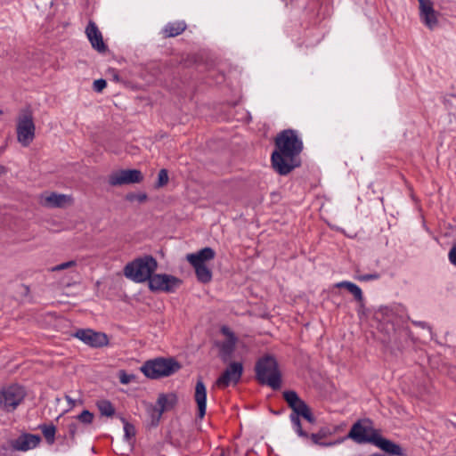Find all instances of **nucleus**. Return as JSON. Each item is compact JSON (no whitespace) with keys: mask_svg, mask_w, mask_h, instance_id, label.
Segmentation results:
<instances>
[{"mask_svg":"<svg viewBox=\"0 0 456 456\" xmlns=\"http://www.w3.org/2000/svg\"><path fill=\"white\" fill-rule=\"evenodd\" d=\"M76 265H77V262L75 260H70V261H68V262H65V263H62V264H60V265H57L52 267L51 271L58 272V271H61V270H64V269H67L69 267H73Z\"/></svg>","mask_w":456,"mask_h":456,"instance_id":"33","label":"nucleus"},{"mask_svg":"<svg viewBox=\"0 0 456 456\" xmlns=\"http://www.w3.org/2000/svg\"><path fill=\"white\" fill-rule=\"evenodd\" d=\"M215 256V250L210 247H206L196 253L188 254L186 259L191 265H206V262L213 260Z\"/></svg>","mask_w":456,"mask_h":456,"instance_id":"19","label":"nucleus"},{"mask_svg":"<svg viewBox=\"0 0 456 456\" xmlns=\"http://www.w3.org/2000/svg\"><path fill=\"white\" fill-rule=\"evenodd\" d=\"M27 396L24 387L12 384L0 389V410L13 412Z\"/></svg>","mask_w":456,"mask_h":456,"instance_id":"6","label":"nucleus"},{"mask_svg":"<svg viewBox=\"0 0 456 456\" xmlns=\"http://www.w3.org/2000/svg\"><path fill=\"white\" fill-rule=\"evenodd\" d=\"M419 17L421 21L429 28L434 29L438 25L437 12L430 0H419Z\"/></svg>","mask_w":456,"mask_h":456,"instance_id":"14","label":"nucleus"},{"mask_svg":"<svg viewBox=\"0 0 456 456\" xmlns=\"http://www.w3.org/2000/svg\"><path fill=\"white\" fill-rule=\"evenodd\" d=\"M65 399L68 401L71 407L75 406V401L69 395H65Z\"/></svg>","mask_w":456,"mask_h":456,"instance_id":"42","label":"nucleus"},{"mask_svg":"<svg viewBox=\"0 0 456 456\" xmlns=\"http://www.w3.org/2000/svg\"><path fill=\"white\" fill-rule=\"evenodd\" d=\"M300 417H302L311 424H314L316 422V419L314 416L312 410L309 406L300 414Z\"/></svg>","mask_w":456,"mask_h":456,"instance_id":"34","label":"nucleus"},{"mask_svg":"<svg viewBox=\"0 0 456 456\" xmlns=\"http://www.w3.org/2000/svg\"><path fill=\"white\" fill-rule=\"evenodd\" d=\"M68 200L69 197L67 195L52 192L45 198V204L51 208H61Z\"/></svg>","mask_w":456,"mask_h":456,"instance_id":"24","label":"nucleus"},{"mask_svg":"<svg viewBox=\"0 0 456 456\" xmlns=\"http://www.w3.org/2000/svg\"><path fill=\"white\" fill-rule=\"evenodd\" d=\"M3 113V111L0 110V115Z\"/></svg>","mask_w":456,"mask_h":456,"instance_id":"49","label":"nucleus"},{"mask_svg":"<svg viewBox=\"0 0 456 456\" xmlns=\"http://www.w3.org/2000/svg\"><path fill=\"white\" fill-rule=\"evenodd\" d=\"M332 433H333V431L330 428L322 427L318 430L317 433H313V434L309 435V438L312 440L313 444L320 445V446H323V447L332 446V445L340 444L341 442H343L345 440V438H339L334 442H330V443L321 442L322 439H324V438L328 437L329 436H331Z\"/></svg>","mask_w":456,"mask_h":456,"instance_id":"20","label":"nucleus"},{"mask_svg":"<svg viewBox=\"0 0 456 456\" xmlns=\"http://www.w3.org/2000/svg\"><path fill=\"white\" fill-rule=\"evenodd\" d=\"M94 414L88 410H84L79 415H77V419L82 422L83 424H91L94 420Z\"/></svg>","mask_w":456,"mask_h":456,"instance_id":"31","label":"nucleus"},{"mask_svg":"<svg viewBox=\"0 0 456 456\" xmlns=\"http://www.w3.org/2000/svg\"><path fill=\"white\" fill-rule=\"evenodd\" d=\"M39 428L41 429L46 442L48 444H53L55 440V433H56V428L54 425L50 424H42L39 426Z\"/></svg>","mask_w":456,"mask_h":456,"instance_id":"25","label":"nucleus"},{"mask_svg":"<svg viewBox=\"0 0 456 456\" xmlns=\"http://www.w3.org/2000/svg\"><path fill=\"white\" fill-rule=\"evenodd\" d=\"M289 419H290V421H291V423H292V425L294 427V429H295L296 433L300 437L308 439L309 438V434L302 428V425H301V421H300V415L290 414Z\"/></svg>","mask_w":456,"mask_h":456,"instance_id":"27","label":"nucleus"},{"mask_svg":"<svg viewBox=\"0 0 456 456\" xmlns=\"http://www.w3.org/2000/svg\"><path fill=\"white\" fill-rule=\"evenodd\" d=\"M168 172L167 169L162 168L159 170L158 174V180L155 183V188H161L167 184L168 183Z\"/></svg>","mask_w":456,"mask_h":456,"instance_id":"29","label":"nucleus"},{"mask_svg":"<svg viewBox=\"0 0 456 456\" xmlns=\"http://www.w3.org/2000/svg\"><path fill=\"white\" fill-rule=\"evenodd\" d=\"M303 141L294 129L281 131L274 139V150L271 155L273 170L280 175H287L301 167L299 155L303 151Z\"/></svg>","mask_w":456,"mask_h":456,"instance_id":"1","label":"nucleus"},{"mask_svg":"<svg viewBox=\"0 0 456 456\" xmlns=\"http://www.w3.org/2000/svg\"><path fill=\"white\" fill-rule=\"evenodd\" d=\"M345 439H352L358 444H371L393 456H405L403 448L393 441L383 437L379 430L374 428L373 421L369 418L354 422Z\"/></svg>","mask_w":456,"mask_h":456,"instance_id":"2","label":"nucleus"},{"mask_svg":"<svg viewBox=\"0 0 456 456\" xmlns=\"http://www.w3.org/2000/svg\"><path fill=\"white\" fill-rule=\"evenodd\" d=\"M183 283V281L174 275L167 273H154L148 284L152 292L163 291L173 293Z\"/></svg>","mask_w":456,"mask_h":456,"instance_id":"8","label":"nucleus"},{"mask_svg":"<svg viewBox=\"0 0 456 456\" xmlns=\"http://www.w3.org/2000/svg\"><path fill=\"white\" fill-rule=\"evenodd\" d=\"M220 456H225V455H224V452H222L220 453Z\"/></svg>","mask_w":456,"mask_h":456,"instance_id":"48","label":"nucleus"},{"mask_svg":"<svg viewBox=\"0 0 456 456\" xmlns=\"http://www.w3.org/2000/svg\"><path fill=\"white\" fill-rule=\"evenodd\" d=\"M256 379L261 385H266L273 390L281 387V373L273 355L265 354L257 359L255 364Z\"/></svg>","mask_w":456,"mask_h":456,"instance_id":"3","label":"nucleus"},{"mask_svg":"<svg viewBox=\"0 0 456 456\" xmlns=\"http://www.w3.org/2000/svg\"><path fill=\"white\" fill-rule=\"evenodd\" d=\"M147 198L148 197H147L146 193H138V194L128 193L126 196V200L131 201V202L134 200H137L140 203L144 202L147 200Z\"/></svg>","mask_w":456,"mask_h":456,"instance_id":"32","label":"nucleus"},{"mask_svg":"<svg viewBox=\"0 0 456 456\" xmlns=\"http://www.w3.org/2000/svg\"><path fill=\"white\" fill-rule=\"evenodd\" d=\"M178 403V397L175 393L159 394L157 404L158 408H154L152 414V425L158 426L161 415L164 411L172 410Z\"/></svg>","mask_w":456,"mask_h":456,"instance_id":"12","label":"nucleus"},{"mask_svg":"<svg viewBox=\"0 0 456 456\" xmlns=\"http://www.w3.org/2000/svg\"><path fill=\"white\" fill-rule=\"evenodd\" d=\"M108 74H110L112 77L113 80L116 82H119L121 80L118 72L116 69L110 68L108 69Z\"/></svg>","mask_w":456,"mask_h":456,"instance_id":"41","label":"nucleus"},{"mask_svg":"<svg viewBox=\"0 0 456 456\" xmlns=\"http://www.w3.org/2000/svg\"><path fill=\"white\" fill-rule=\"evenodd\" d=\"M243 365L241 362H231L223 374L216 379V385L220 387H227L231 382L237 384L242 375Z\"/></svg>","mask_w":456,"mask_h":456,"instance_id":"13","label":"nucleus"},{"mask_svg":"<svg viewBox=\"0 0 456 456\" xmlns=\"http://www.w3.org/2000/svg\"><path fill=\"white\" fill-rule=\"evenodd\" d=\"M194 400L197 403V417L202 419L207 410V388L201 377H199L195 386Z\"/></svg>","mask_w":456,"mask_h":456,"instance_id":"17","label":"nucleus"},{"mask_svg":"<svg viewBox=\"0 0 456 456\" xmlns=\"http://www.w3.org/2000/svg\"><path fill=\"white\" fill-rule=\"evenodd\" d=\"M379 276L380 275L378 273H367V274L361 275L358 277V279L362 281H368L370 280H378L379 278Z\"/></svg>","mask_w":456,"mask_h":456,"instance_id":"38","label":"nucleus"},{"mask_svg":"<svg viewBox=\"0 0 456 456\" xmlns=\"http://www.w3.org/2000/svg\"><path fill=\"white\" fill-rule=\"evenodd\" d=\"M364 308V303L362 302V305H361V303H359V310L358 314H360L362 313V310Z\"/></svg>","mask_w":456,"mask_h":456,"instance_id":"46","label":"nucleus"},{"mask_svg":"<svg viewBox=\"0 0 456 456\" xmlns=\"http://www.w3.org/2000/svg\"><path fill=\"white\" fill-rule=\"evenodd\" d=\"M106 86L107 82L103 78L96 79L93 84V89L97 93H101Z\"/></svg>","mask_w":456,"mask_h":456,"instance_id":"37","label":"nucleus"},{"mask_svg":"<svg viewBox=\"0 0 456 456\" xmlns=\"http://www.w3.org/2000/svg\"><path fill=\"white\" fill-rule=\"evenodd\" d=\"M41 442L39 435L23 433L16 439L10 441V445L14 451L26 452L36 448Z\"/></svg>","mask_w":456,"mask_h":456,"instance_id":"15","label":"nucleus"},{"mask_svg":"<svg viewBox=\"0 0 456 456\" xmlns=\"http://www.w3.org/2000/svg\"><path fill=\"white\" fill-rule=\"evenodd\" d=\"M122 421L124 423L125 438L129 441L131 438L135 436V428L124 418H122Z\"/></svg>","mask_w":456,"mask_h":456,"instance_id":"30","label":"nucleus"},{"mask_svg":"<svg viewBox=\"0 0 456 456\" xmlns=\"http://www.w3.org/2000/svg\"><path fill=\"white\" fill-rule=\"evenodd\" d=\"M448 257L451 264L456 266V244H454L450 249Z\"/></svg>","mask_w":456,"mask_h":456,"instance_id":"39","label":"nucleus"},{"mask_svg":"<svg viewBox=\"0 0 456 456\" xmlns=\"http://www.w3.org/2000/svg\"><path fill=\"white\" fill-rule=\"evenodd\" d=\"M220 332L226 337L225 340L214 342V346L219 349L218 356L224 362L232 359L236 348L238 338L235 333L226 325L220 328Z\"/></svg>","mask_w":456,"mask_h":456,"instance_id":"9","label":"nucleus"},{"mask_svg":"<svg viewBox=\"0 0 456 456\" xmlns=\"http://www.w3.org/2000/svg\"><path fill=\"white\" fill-rule=\"evenodd\" d=\"M142 180L143 175L138 169H121L112 172L108 178V182L111 186L139 183Z\"/></svg>","mask_w":456,"mask_h":456,"instance_id":"10","label":"nucleus"},{"mask_svg":"<svg viewBox=\"0 0 456 456\" xmlns=\"http://www.w3.org/2000/svg\"><path fill=\"white\" fill-rule=\"evenodd\" d=\"M283 411H284L283 409H282V410H280V411H273V410H271V412H272L273 414H274V415H279V414L282 413V412H283Z\"/></svg>","mask_w":456,"mask_h":456,"instance_id":"45","label":"nucleus"},{"mask_svg":"<svg viewBox=\"0 0 456 456\" xmlns=\"http://www.w3.org/2000/svg\"><path fill=\"white\" fill-rule=\"evenodd\" d=\"M86 34L92 45V47L97 52L105 53L108 50V46L103 41L101 31L93 20H89L86 28Z\"/></svg>","mask_w":456,"mask_h":456,"instance_id":"16","label":"nucleus"},{"mask_svg":"<svg viewBox=\"0 0 456 456\" xmlns=\"http://www.w3.org/2000/svg\"><path fill=\"white\" fill-rule=\"evenodd\" d=\"M337 288H345L354 297V299L361 303V305H362L363 301V295L361 288L357 286L356 284L351 282V281H340L336 284Z\"/></svg>","mask_w":456,"mask_h":456,"instance_id":"23","label":"nucleus"},{"mask_svg":"<svg viewBox=\"0 0 456 456\" xmlns=\"http://www.w3.org/2000/svg\"><path fill=\"white\" fill-rule=\"evenodd\" d=\"M181 367L180 362L174 358L158 357L146 361L141 371L149 379H159L175 374Z\"/></svg>","mask_w":456,"mask_h":456,"instance_id":"5","label":"nucleus"},{"mask_svg":"<svg viewBox=\"0 0 456 456\" xmlns=\"http://www.w3.org/2000/svg\"><path fill=\"white\" fill-rule=\"evenodd\" d=\"M77 431V424L75 423V422L70 423L69 425V433L70 438L72 440L75 439V436H76Z\"/></svg>","mask_w":456,"mask_h":456,"instance_id":"40","label":"nucleus"},{"mask_svg":"<svg viewBox=\"0 0 456 456\" xmlns=\"http://www.w3.org/2000/svg\"><path fill=\"white\" fill-rule=\"evenodd\" d=\"M97 407L102 416L112 417L115 414V408L108 400H101L97 402Z\"/></svg>","mask_w":456,"mask_h":456,"instance_id":"26","label":"nucleus"},{"mask_svg":"<svg viewBox=\"0 0 456 456\" xmlns=\"http://www.w3.org/2000/svg\"><path fill=\"white\" fill-rule=\"evenodd\" d=\"M282 396L288 406L292 410L291 414L300 415L308 407L307 403L294 390L284 391Z\"/></svg>","mask_w":456,"mask_h":456,"instance_id":"18","label":"nucleus"},{"mask_svg":"<svg viewBox=\"0 0 456 456\" xmlns=\"http://www.w3.org/2000/svg\"><path fill=\"white\" fill-rule=\"evenodd\" d=\"M187 28L184 21H175L167 23L163 28L165 37H175L181 35Z\"/></svg>","mask_w":456,"mask_h":456,"instance_id":"21","label":"nucleus"},{"mask_svg":"<svg viewBox=\"0 0 456 456\" xmlns=\"http://www.w3.org/2000/svg\"><path fill=\"white\" fill-rule=\"evenodd\" d=\"M289 419H290V421H291V423H292V425L294 427V429H295L296 433L300 437L308 439L309 438V434L302 428V425H301V421H300V415L290 414Z\"/></svg>","mask_w":456,"mask_h":456,"instance_id":"28","label":"nucleus"},{"mask_svg":"<svg viewBox=\"0 0 456 456\" xmlns=\"http://www.w3.org/2000/svg\"><path fill=\"white\" fill-rule=\"evenodd\" d=\"M300 417H302L311 424H314L316 422V419L314 416L312 410L309 406L300 414Z\"/></svg>","mask_w":456,"mask_h":456,"instance_id":"35","label":"nucleus"},{"mask_svg":"<svg viewBox=\"0 0 456 456\" xmlns=\"http://www.w3.org/2000/svg\"><path fill=\"white\" fill-rule=\"evenodd\" d=\"M135 376L134 374H127L125 370L119 371V381L121 384H129Z\"/></svg>","mask_w":456,"mask_h":456,"instance_id":"36","label":"nucleus"},{"mask_svg":"<svg viewBox=\"0 0 456 456\" xmlns=\"http://www.w3.org/2000/svg\"><path fill=\"white\" fill-rule=\"evenodd\" d=\"M74 337L92 347H102L109 344V338L105 333L91 329H79L75 332Z\"/></svg>","mask_w":456,"mask_h":456,"instance_id":"11","label":"nucleus"},{"mask_svg":"<svg viewBox=\"0 0 456 456\" xmlns=\"http://www.w3.org/2000/svg\"><path fill=\"white\" fill-rule=\"evenodd\" d=\"M370 456H387L386 454H383V453H372L371 455Z\"/></svg>","mask_w":456,"mask_h":456,"instance_id":"47","label":"nucleus"},{"mask_svg":"<svg viewBox=\"0 0 456 456\" xmlns=\"http://www.w3.org/2000/svg\"><path fill=\"white\" fill-rule=\"evenodd\" d=\"M21 287H22V289H24V293H25L26 295H27V294H28V292H29V287H28V286H27V285H24V284H22V285H21Z\"/></svg>","mask_w":456,"mask_h":456,"instance_id":"44","label":"nucleus"},{"mask_svg":"<svg viewBox=\"0 0 456 456\" xmlns=\"http://www.w3.org/2000/svg\"><path fill=\"white\" fill-rule=\"evenodd\" d=\"M7 172V168L4 166L0 165V175L5 174Z\"/></svg>","mask_w":456,"mask_h":456,"instance_id":"43","label":"nucleus"},{"mask_svg":"<svg viewBox=\"0 0 456 456\" xmlns=\"http://www.w3.org/2000/svg\"><path fill=\"white\" fill-rule=\"evenodd\" d=\"M36 126L30 111L20 115L17 119V140L23 146L28 147L35 138Z\"/></svg>","mask_w":456,"mask_h":456,"instance_id":"7","label":"nucleus"},{"mask_svg":"<svg viewBox=\"0 0 456 456\" xmlns=\"http://www.w3.org/2000/svg\"><path fill=\"white\" fill-rule=\"evenodd\" d=\"M157 268V260L151 255H145L128 263L124 268V273L126 278L135 282L149 283Z\"/></svg>","mask_w":456,"mask_h":456,"instance_id":"4","label":"nucleus"},{"mask_svg":"<svg viewBox=\"0 0 456 456\" xmlns=\"http://www.w3.org/2000/svg\"><path fill=\"white\" fill-rule=\"evenodd\" d=\"M195 270L197 280L207 284L212 281V271L207 266V265H191Z\"/></svg>","mask_w":456,"mask_h":456,"instance_id":"22","label":"nucleus"}]
</instances>
